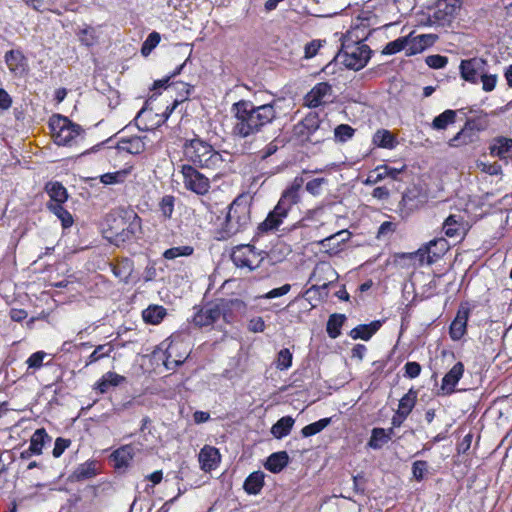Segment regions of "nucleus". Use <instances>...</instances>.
<instances>
[{
  "label": "nucleus",
  "instance_id": "obj_56",
  "mask_svg": "<svg viewBox=\"0 0 512 512\" xmlns=\"http://www.w3.org/2000/svg\"><path fill=\"white\" fill-rule=\"evenodd\" d=\"M425 63L432 69H441L447 65L448 58L439 54L429 55L426 57Z\"/></svg>",
  "mask_w": 512,
  "mask_h": 512
},
{
  "label": "nucleus",
  "instance_id": "obj_24",
  "mask_svg": "<svg viewBox=\"0 0 512 512\" xmlns=\"http://www.w3.org/2000/svg\"><path fill=\"white\" fill-rule=\"evenodd\" d=\"M437 38L438 37L434 34H422L415 37L412 41L409 40L408 47L406 48V56L423 52L427 47L433 45Z\"/></svg>",
  "mask_w": 512,
  "mask_h": 512
},
{
  "label": "nucleus",
  "instance_id": "obj_28",
  "mask_svg": "<svg viewBox=\"0 0 512 512\" xmlns=\"http://www.w3.org/2000/svg\"><path fill=\"white\" fill-rule=\"evenodd\" d=\"M219 457L220 454L217 448L208 445L204 446L199 453L201 468L205 471L212 470L216 466Z\"/></svg>",
  "mask_w": 512,
  "mask_h": 512
},
{
  "label": "nucleus",
  "instance_id": "obj_11",
  "mask_svg": "<svg viewBox=\"0 0 512 512\" xmlns=\"http://www.w3.org/2000/svg\"><path fill=\"white\" fill-rule=\"evenodd\" d=\"M486 67H488V62L483 58L463 59L459 65L460 76L466 82L477 84L481 74L485 73Z\"/></svg>",
  "mask_w": 512,
  "mask_h": 512
},
{
  "label": "nucleus",
  "instance_id": "obj_8",
  "mask_svg": "<svg viewBox=\"0 0 512 512\" xmlns=\"http://www.w3.org/2000/svg\"><path fill=\"white\" fill-rule=\"evenodd\" d=\"M238 299L226 300L219 299L214 303H209L200 308L193 316L192 322L195 326L204 327L215 323L225 311L229 308L230 304L238 303Z\"/></svg>",
  "mask_w": 512,
  "mask_h": 512
},
{
  "label": "nucleus",
  "instance_id": "obj_16",
  "mask_svg": "<svg viewBox=\"0 0 512 512\" xmlns=\"http://www.w3.org/2000/svg\"><path fill=\"white\" fill-rule=\"evenodd\" d=\"M469 314L470 310L467 307L461 306L458 309L449 327V335L453 341H459L466 334Z\"/></svg>",
  "mask_w": 512,
  "mask_h": 512
},
{
  "label": "nucleus",
  "instance_id": "obj_38",
  "mask_svg": "<svg viewBox=\"0 0 512 512\" xmlns=\"http://www.w3.org/2000/svg\"><path fill=\"white\" fill-rule=\"evenodd\" d=\"M63 205L64 204L48 205L47 209L61 221L63 229H67L73 225L74 219L71 213L65 209Z\"/></svg>",
  "mask_w": 512,
  "mask_h": 512
},
{
  "label": "nucleus",
  "instance_id": "obj_60",
  "mask_svg": "<svg viewBox=\"0 0 512 512\" xmlns=\"http://www.w3.org/2000/svg\"><path fill=\"white\" fill-rule=\"evenodd\" d=\"M71 445V440L70 439H66V438H62V437H58L56 440H55V444H54V448H53V451H52V454L55 458H59L63 452Z\"/></svg>",
  "mask_w": 512,
  "mask_h": 512
},
{
  "label": "nucleus",
  "instance_id": "obj_61",
  "mask_svg": "<svg viewBox=\"0 0 512 512\" xmlns=\"http://www.w3.org/2000/svg\"><path fill=\"white\" fill-rule=\"evenodd\" d=\"M291 290L290 284H284L281 287L274 288L270 290L269 292L261 295L259 298L261 299H273L277 297H281L283 295H286Z\"/></svg>",
  "mask_w": 512,
  "mask_h": 512
},
{
  "label": "nucleus",
  "instance_id": "obj_23",
  "mask_svg": "<svg viewBox=\"0 0 512 512\" xmlns=\"http://www.w3.org/2000/svg\"><path fill=\"white\" fill-rule=\"evenodd\" d=\"M134 456V448L131 444L123 445L116 449L110 456L116 469L127 468Z\"/></svg>",
  "mask_w": 512,
  "mask_h": 512
},
{
  "label": "nucleus",
  "instance_id": "obj_36",
  "mask_svg": "<svg viewBox=\"0 0 512 512\" xmlns=\"http://www.w3.org/2000/svg\"><path fill=\"white\" fill-rule=\"evenodd\" d=\"M346 321V316L344 314L334 313L329 316V319L326 324V331L330 338L336 339L341 334V327Z\"/></svg>",
  "mask_w": 512,
  "mask_h": 512
},
{
  "label": "nucleus",
  "instance_id": "obj_35",
  "mask_svg": "<svg viewBox=\"0 0 512 512\" xmlns=\"http://www.w3.org/2000/svg\"><path fill=\"white\" fill-rule=\"evenodd\" d=\"M294 423L295 420L291 416H284L272 426L271 434L277 439H282L291 432Z\"/></svg>",
  "mask_w": 512,
  "mask_h": 512
},
{
  "label": "nucleus",
  "instance_id": "obj_44",
  "mask_svg": "<svg viewBox=\"0 0 512 512\" xmlns=\"http://www.w3.org/2000/svg\"><path fill=\"white\" fill-rule=\"evenodd\" d=\"M465 124L469 125L472 130L479 134V132L486 130L489 126L488 114L480 111L479 115L468 117Z\"/></svg>",
  "mask_w": 512,
  "mask_h": 512
},
{
  "label": "nucleus",
  "instance_id": "obj_2",
  "mask_svg": "<svg viewBox=\"0 0 512 512\" xmlns=\"http://www.w3.org/2000/svg\"><path fill=\"white\" fill-rule=\"evenodd\" d=\"M141 233V218L132 210L110 213L103 225V236L111 244L121 246Z\"/></svg>",
  "mask_w": 512,
  "mask_h": 512
},
{
  "label": "nucleus",
  "instance_id": "obj_57",
  "mask_svg": "<svg viewBox=\"0 0 512 512\" xmlns=\"http://www.w3.org/2000/svg\"><path fill=\"white\" fill-rule=\"evenodd\" d=\"M326 43L325 40L315 39L308 42L304 47V57L306 59L313 58L318 53L319 49Z\"/></svg>",
  "mask_w": 512,
  "mask_h": 512
},
{
  "label": "nucleus",
  "instance_id": "obj_34",
  "mask_svg": "<svg viewBox=\"0 0 512 512\" xmlns=\"http://www.w3.org/2000/svg\"><path fill=\"white\" fill-rule=\"evenodd\" d=\"M166 315V309L160 305H150L142 312L143 320L152 325L159 324Z\"/></svg>",
  "mask_w": 512,
  "mask_h": 512
},
{
  "label": "nucleus",
  "instance_id": "obj_7",
  "mask_svg": "<svg viewBox=\"0 0 512 512\" xmlns=\"http://www.w3.org/2000/svg\"><path fill=\"white\" fill-rule=\"evenodd\" d=\"M447 250L445 239H433L422 245L417 251L411 253H402L399 255L402 259H409L417 262L419 266L423 264H432L439 259Z\"/></svg>",
  "mask_w": 512,
  "mask_h": 512
},
{
  "label": "nucleus",
  "instance_id": "obj_62",
  "mask_svg": "<svg viewBox=\"0 0 512 512\" xmlns=\"http://www.w3.org/2000/svg\"><path fill=\"white\" fill-rule=\"evenodd\" d=\"M46 356L44 351H37L33 353L26 361L28 368L39 369L43 365V360Z\"/></svg>",
  "mask_w": 512,
  "mask_h": 512
},
{
  "label": "nucleus",
  "instance_id": "obj_37",
  "mask_svg": "<svg viewBox=\"0 0 512 512\" xmlns=\"http://www.w3.org/2000/svg\"><path fill=\"white\" fill-rule=\"evenodd\" d=\"M456 117L457 111L447 109L433 119L431 127L434 130H445L448 125L455 123Z\"/></svg>",
  "mask_w": 512,
  "mask_h": 512
},
{
  "label": "nucleus",
  "instance_id": "obj_40",
  "mask_svg": "<svg viewBox=\"0 0 512 512\" xmlns=\"http://www.w3.org/2000/svg\"><path fill=\"white\" fill-rule=\"evenodd\" d=\"M417 400V391L411 388L400 400L398 410L401 416H407L412 412Z\"/></svg>",
  "mask_w": 512,
  "mask_h": 512
},
{
  "label": "nucleus",
  "instance_id": "obj_12",
  "mask_svg": "<svg viewBox=\"0 0 512 512\" xmlns=\"http://www.w3.org/2000/svg\"><path fill=\"white\" fill-rule=\"evenodd\" d=\"M460 0H438L433 13V19L439 25H450L460 10Z\"/></svg>",
  "mask_w": 512,
  "mask_h": 512
},
{
  "label": "nucleus",
  "instance_id": "obj_52",
  "mask_svg": "<svg viewBox=\"0 0 512 512\" xmlns=\"http://www.w3.org/2000/svg\"><path fill=\"white\" fill-rule=\"evenodd\" d=\"M355 129L348 124H340L334 130L336 140L346 142L353 137Z\"/></svg>",
  "mask_w": 512,
  "mask_h": 512
},
{
  "label": "nucleus",
  "instance_id": "obj_17",
  "mask_svg": "<svg viewBox=\"0 0 512 512\" xmlns=\"http://www.w3.org/2000/svg\"><path fill=\"white\" fill-rule=\"evenodd\" d=\"M332 93V86L327 82L316 84L305 96L308 107L316 108L324 103V98Z\"/></svg>",
  "mask_w": 512,
  "mask_h": 512
},
{
  "label": "nucleus",
  "instance_id": "obj_32",
  "mask_svg": "<svg viewBox=\"0 0 512 512\" xmlns=\"http://www.w3.org/2000/svg\"><path fill=\"white\" fill-rule=\"evenodd\" d=\"M5 62L13 73H21L25 70V56L20 50H9L5 53Z\"/></svg>",
  "mask_w": 512,
  "mask_h": 512
},
{
  "label": "nucleus",
  "instance_id": "obj_6",
  "mask_svg": "<svg viewBox=\"0 0 512 512\" xmlns=\"http://www.w3.org/2000/svg\"><path fill=\"white\" fill-rule=\"evenodd\" d=\"M49 126L53 132L54 142L59 146L71 145L73 140L84 132L79 124L62 115L53 116Z\"/></svg>",
  "mask_w": 512,
  "mask_h": 512
},
{
  "label": "nucleus",
  "instance_id": "obj_33",
  "mask_svg": "<svg viewBox=\"0 0 512 512\" xmlns=\"http://www.w3.org/2000/svg\"><path fill=\"white\" fill-rule=\"evenodd\" d=\"M51 441V437L48 435L44 428L37 429L30 438L29 451L36 455L42 454V450L47 442Z\"/></svg>",
  "mask_w": 512,
  "mask_h": 512
},
{
  "label": "nucleus",
  "instance_id": "obj_25",
  "mask_svg": "<svg viewBox=\"0 0 512 512\" xmlns=\"http://www.w3.org/2000/svg\"><path fill=\"white\" fill-rule=\"evenodd\" d=\"M479 140V134L470 128L469 125L464 124L463 128L449 140L448 145L450 147H461Z\"/></svg>",
  "mask_w": 512,
  "mask_h": 512
},
{
  "label": "nucleus",
  "instance_id": "obj_41",
  "mask_svg": "<svg viewBox=\"0 0 512 512\" xmlns=\"http://www.w3.org/2000/svg\"><path fill=\"white\" fill-rule=\"evenodd\" d=\"M373 143L381 148L393 149L396 145V140L389 130L380 129L373 135Z\"/></svg>",
  "mask_w": 512,
  "mask_h": 512
},
{
  "label": "nucleus",
  "instance_id": "obj_10",
  "mask_svg": "<svg viewBox=\"0 0 512 512\" xmlns=\"http://www.w3.org/2000/svg\"><path fill=\"white\" fill-rule=\"evenodd\" d=\"M181 173L183 175L184 186L187 190H190L198 195H204L209 191V178L206 177L204 174L200 173L192 165H182Z\"/></svg>",
  "mask_w": 512,
  "mask_h": 512
},
{
  "label": "nucleus",
  "instance_id": "obj_42",
  "mask_svg": "<svg viewBox=\"0 0 512 512\" xmlns=\"http://www.w3.org/2000/svg\"><path fill=\"white\" fill-rule=\"evenodd\" d=\"M95 462L80 464L72 473L71 477L76 481H84L96 476Z\"/></svg>",
  "mask_w": 512,
  "mask_h": 512
},
{
  "label": "nucleus",
  "instance_id": "obj_20",
  "mask_svg": "<svg viewBox=\"0 0 512 512\" xmlns=\"http://www.w3.org/2000/svg\"><path fill=\"white\" fill-rule=\"evenodd\" d=\"M44 190L50 197V200L46 203V207L53 204H64L68 200L67 189L61 182L49 181L45 184Z\"/></svg>",
  "mask_w": 512,
  "mask_h": 512
},
{
  "label": "nucleus",
  "instance_id": "obj_4",
  "mask_svg": "<svg viewBox=\"0 0 512 512\" xmlns=\"http://www.w3.org/2000/svg\"><path fill=\"white\" fill-rule=\"evenodd\" d=\"M183 152L187 161L200 168L214 169L223 162L221 154L198 136L185 141Z\"/></svg>",
  "mask_w": 512,
  "mask_h": 512
},
{
  "label": "nucleus",
  "instance_id": "obj_45",
  "mask_svg": "<svg viewBox=\"0 0 512 512\" xmlns=\"http://www.w3.org/2000/svg\"><path fill=\"white\" fill-rule=\"evenodd\" d=\"M332 422V418H322L316 422H313L311 424L306 425L301 430V435L305 438L311 437L313 435H316L320 433L322 430H324L327 426H329Z\"/></svg>",
  "mask_w": 512,
  "mask_h": 512
},
{
  "label": "nucleus",
  "instance_id": "obj_21",
  "mask_svg": "<svg viewBox=\"0 0 512 512\" xmlns=\"http://www.w3.org/2000/svg\"><path fill=\"white\" fill-rule=\"evenodd\" d=\"M145 137L131 136L122 137L117 143V150L129 154L138 155L145 151L146 145L143 141Z\"/></svg>",
  "mask_w": 512,
  "mask_h": 512
},
{
  "label": "nucleus",
  "instance_id": "obj_54",
  "mask_svg": "<svg viewBox=\"0 0 512 512\" xmlns=\"http://www.w3.org/2000/svg\"><path fill=\"white\" fill-rule=\"evenodd\" d=\"M482 82V89L485 92H491L495 89L498 76L496 74H490L488 72V67L485 68V73L481 74L480 79Z\"/></svg>",
  "mask_w": 512,
  "mask_h": 512
},
{
  "label": "nucleus",
  "instance_id": "obj_59",
  "mask_svg": "<svg viewBox=\"0 0 512 512\" xmlns=\"http://www.w3.org/2000/svg\"><path fill=\"white\" fill-rule=\"evenodd\" d=\"M325 183H327L325 178H314L307 182L306 190L313 196H318L321 193L322 185Z\"/></svg>",
  "mask_w": 512,
  "mask_h": 512
},
{
  "label": "nucleus",
  "instance_id": "obj_49",
  "mask_svg": "<svg viewBox=\"0 0 512 512\" xmlns=\"http://www.w3.org/2000/svg\"><path fill=\"white\" fill-rule=\"evenodd\" d=\"M193 247L192 246H178V247H172L163 253V257L168 260H173L180 256H190L193 254Z\"/></svg>",
  "mask_w": 512,
  "mask_h": 512
},
{
  "label": "nucleus",
  "instance_id": "obj_43",
  "mask_svg": "<svg viewBox=\"0 0 512 512\" xmlns=\"http://www.w3.org/2000/svg\"><path fill=\"white\" fill-rule=\"evenodd\" d=\"M113 350L114 346L110 342L96 346L94 351L88 356L85 366H89L95 362L109 357Z\"/></svg>",
  "mask_w": 512,
  "mask_h": 512
},
{
  "label": "nucleus",
  "instance_id": "obj_58",
  "mask_svg": "<svg viewBox=\"0 0 512 512\" xmlns=\"http://www.w3.org/2000/svg\"><path fill=\"white\" fill-rule=\"evenodd\" d=\"M428 463L424 460H417L412 465V474L417 481L424 479V474L427 471Z\"/></svg>",
  "mask_w": 512,
  "mask_h": 512
},
{
  "label": "nucleus",
  "instance_id": "obj_48",
  "mask_svg": "<svg viewBox=\"0 0 512 512\" xmlns=\"http://www.w3.org/2000/svg\"><path fill=\"white\" fill-rule=\"evenodd\" d=\"M409 44V36L407 37H399L396 40H393L384 47L382 50V54L384 55H393L396 54L403 49L407 48Z\"/></svg>",
  "mask_w": 512,
  "mask_h": 512
},
{
  "label": "nucleus",
  "instance_id": "obj_30",
  "mask_svg": "<svg viewBox=\"0 0 512 512\" xmlns=\"http://www.w3.org/2000/svg\"><path fill=\"white\" fill-rule=\"evenodd\" d=\"M443 230L445 235L450 238L461 236L464 232L463 217L460 215H449L443 223Z\"/></svg>",
  "mask_w": 512,
  "mask_h": 512
},
{
  "label": "nucleus",
  "instance_id": "obj_14",
  "mask_svg": "<svg viewBox=\"0 0 512 512\" xmlns=\"http://www.w3.org/2000/svg\"><path fill=\"white\" fill-rule=\"evenodd\" d=\"M304 180L302 177H296L293 182L282 193L277 205L278 210L289 211L293 205L300 201V191L303 186Z\"/></svg>",
  "mask_w": 512,
  "mask_h": 512
},
{
  "label": "nucleus",
  "instance_id": "obj_18",
  "mask_svg": "<svg viewBox=\"0 0 512 512\" xmlns=\"http://www.w3.org/2000/svg\"><path fill=\"white\" fill-rule=\"evenodd\" d=\"M287 216L288 212L278 210V205H276L274 209L268 213L266 219L258 225V233H267L277 230Z\"/></svg>",
  "mask_w": 512,
  "mask_h": 512
},
{
  "label": "nucleus",
  "instance_id": "obj_15",
  "mask_svg": "<svg viewBox=\"0 0 512 512\" xmlns=\"http://www.w3.org/2000/svg\"><path fill=\"white\" fill-rule=\"evenodd\" d=\"M464 373V364L457 362L454 366L444 375L438 395H451L455 392V387Z\"/></svg>",
  "mask_w": 512,
  "mask_h": 512
},
{
  "label": "nucleus",
  "instance_id": "obj_53",
  "mask_svg": "<svg viewBox=\"0 0 512 512\" xmlns=\"http://www.w3.org/2000/svg\"><path fill=\"white\" fill-rule=\"evenodd\" d=\"M292 353L288 348H283L278 352L276 367L279 370H286L292 365Z\"/></svg>",
  "mask_w": 512,
  "mask_h": 512
},
{
  "label": "nucleus",
  "instance_id": "obj_13",
  "mask_svg": "<svg viewBox=\"0 0 512 512\" xmlns=\"http://www.w3.org/2000/svg\"><path fill=\"white\" fill-rule=\"evenodd\" d=\"M322 121L318 113H308L299 123L294 126V135L302 142L311 139V136L320 132Z\"/></svg>",
  "mask_w": 512,
  "mask_h": 512
},
{
  "label": "nucleus",
  "instance_id": "obj_29",
  "mask_svg": "<svg viewBox=\"0 0 512 512\" xmlns=\"http://www.w3.org/2000/svg\"><path fill=\"white\" fill-rule=\"evenodd\" d=\"M289 463V456L286 451L272 453L266 460L264 467L272 473L281 472Z\"/></svg>",
  "mask_w": 512,
  "mask_h": 512
},
{
  "label": "nucleus",
  "instance_id": "obj_5",
  "mask_svg": "<svg viewBox=\"0 0 512 512\" xmlns=\"http://www.w3.org/2000/svg\"><path fill=\"white\" fill-rule=\"evenodd\" d=\"M372 54L371 48L362 42L343 40L336 59L348 69L358 71L366 66Z\"/></svg>",
  "mask_w": 512,
  "mask_h": 512
},
{
  "label": "nucleus",
  "instance_id": "obj_63",
  "mask_svg": "<svg viewBox=\"0 0 512 512\" xmlns=\"http://www.w3.org/2000/svg\"><path fill=\"white\" fill-rule=\"evenodd\" d=\"M405 376L408 378H416L421 373V365L418 362H407L404 366Z\"/></svg>",
  "mask_w": 512,
  "mask_h": 512
},
{
  "label": "nucleus",
  "instance_id": "obj_22",
  "mask_svg": "<svg viewBox=\"0 0 512 512\" xmlns=\"http://www.w3.org/2000/svg\"><path fill=\"white\" fill-rule=\"evenodd\" d=\"M489 150L492 156L503 160L512 159V139L497 137L491 143Z\"/></svg>",
  "mask_w": 512,
  "mask_h": 512
},
{
  "label": "nucleus",
  "instance_id": "obj_55",
  "mask_svg": "<svg viewBox=\"0 0 512 512\" xmlns=\"http://www.w3.org/2000/svg\"><path fill=\"white\" fill-rule=\"evenodd\" d=\"M159 208L165 219L170 218L174 211V197L171 195L164 196L159 203Z\"/></svg>",
  "mask_w": 512,
  "mask_h": 512
},
{
  "label": "nucleus",
  "instance_id": "obj_51",
  "mask_svg": "<svg viewBox=\"0 0 512 512\" xmlns=\"http://www.w3.org/2000/svg\"><path fill=\"white\" fill-rule=\"evenodd\" d=\"M348 234V231L346 230H343V231H339L337 232L336 234L334 235H331L323 240H321L319 242V244L328 249V250H332L334 251L335 253L338 251V248L340 246V241H338V237H341L343 235H347Z\"/></svg>",
  "mask_w": 512,
  "mask_h": 512
},
{
  "label": "nucleus",
  "instance_id": "obj_64",
  "mask_svg": "<svg viewBox=\"0 0 512 512\" xmlns=\"http://www.w3.org/2000/svg\"><path fill=\"white\" fill-rule=\"evenodd\" d=\"M473 435L468 433L457 445L458 454H465L471 447Z\"/></svg>",
  "mask_w": 512,
  "mask_h": 512
},
{
  "label": "nucleus",
  "instance_id": "obj_3",
  "mask_svg": "<svg viewBox=\"0 0 512 512\" xmlns=\"http://www.w3.org/2000/svg\"><path fill=\"white\" fill-rule=\"evenodd\" d=\"M251 206L244 195L236 197L228 206V211L221 229L218 231V240H226L238 232L243 231L250 224Z\"/></svg>",
  "mask_w": 512,
  "mask_h": 512
},
{
  "label": "nucleus",
  "instance_id": "obj_27",
  "mask_svg": "<svg viewBox=\"0 0 512 512\" xmlns=\"http://www.w3.org/2000/svg\"><path fill=\"white\" fill-rule=\"evenodd\" d=\"M126 382V378L115 372L109 371L105 373L95 384L94 388L101 394H105L111 387H117Z\"/></svg>",
  "mask_w": 512,
  "mask_h": 512
},
{
  "label": "nucleus",
  "instance_id": "obj_39",
  "mask_svg": "<svg viewBox=\"0 0 512 512\" xmlns=\"http://www.w3.org/2000/svg\"><path fill=\"white\" fill-rule=\"evenodd\" d=\"M388 442L389 435H386V429L375 427L371 431V436L367 443V446L371 449L379 450Z\"/></svg>",
  "mask_w": 512,
  "mask_h": 512
},
{
  "label": "nucleus",
  "instance_id": "obj_26",
  "mask_svg": "<svg viewBox=\"0 0 512 512\" xmlns=\"http://www.w3.org/2000/svg\"><path fill=\"white\" fill-rule=\"evenodd\" d=\"M381 326L382 322L380 320L372 321L369 324H360L349 332V336L354 340L361 339L368 341L381 328Z\"/></svg>",
  "mask_w": 512,
  "mask_h": 512
},
{
  "label": "nucleus",
  "instance_id": "obj_46",
  "mask_svg": "<svg viewBox=\"0 0 512 512\" xmlns=\"http://www.w3.org/2000/svg\"><path fill=\"white\" fill-rule=\"evenodd\" d=\"M130 171L128 169H122L112 173H105L100 176V182L105 185L123 183Z\"/></svg>",
  "mask_w": 512,
  "mask_h": 512
},
{
  "label": "nucleus",
  "instance_id": "obj_47",
  "mask_svg": "<svg viewBox=\"0 0 512 512\" xmlns=\"http://www.w3.org/2000/svg\"><path fill=\"white\" fill-rule=\"evenodd\" d=\"M177 350V346L173 344V342L169 343L165 350V361L164 364L167 369H174L176 367L181 366L185 360L187 359L188 355L185 357H179L178 359H173V353Z\"/></svg>",
  "mask_w": 512,
  "mask_h": 512
},
{
  "label": "nucleus",
  "instance_id": "obj_19",
  "mask_svg": "<svg viewBox=\"0 0 512 512\" xmlns=\"http://www.w3.org/2000/svg\"><path fill=\"white\" fill-rule=\"evenodd\" d=\"M426 202L425 195L422 194L421 190L413 186L412 188L407 189L400 201V205L407 209L408 212L414 211L422 206Z\"/></svg>",
  "mask_w": 512,
  "mask_h": 512
},
{
  "label": "nucleus",
  "instance_id": "obj_9",
  "mask_svg": "<svg viewBox=\"0 0 512 512\" xmlns=\"http://www.w3.org/2000/svg\"><path fill=\"white\" fill-rule=\"evenodd\" d=\"M262 253L263 251H257L255 246L251 244H240L233 248L231 260L237 268H247L249 271H254L260 266L263 257L256 264H254V260Z\"/></svg>",
  "mask_w": 512,
  "mask_h": 512
},
{
  "label": "nucleus",
  "instance_id": "obj_1",
  "mask_svg": "<svg viewBox=\"0 0 512 512\" xmlns=\"http://www.w3.org/2000/svg\"><path fill=\"white\" fill-rule=\"evenodd\" d=\"M235 118L233 134L247 138L263 132L266 127L277 120L275 101L256 105L250 100H239L231 106Z\"/></svg>",
  "mask_w": 512,
  "mask_h": 512
},
{
  "label": "nucleus",
  "instance_id": "obj_50",
  "mask_svg": "<svg viewBox=\"0 0 512 512\" xmlns=\"http://www.w3.org/2000/svg\"><path fill=\"white\" fill-rule=\"evenodd\" d=\"M161 36L158 32H151L146 40L143 42L141 47V53L143 56H148L152 50L159 44Z\"/></svg>",
  "mask_w": 512,
  "mask_h": 512
},
{
  "label": "nucleus",
  "instance_id": "obj_31",
  "mask_svg": "<svg viewBox=\"0 0 512 512\" xmlns=\"http://www.w3.org/2000/svg\"><path fill=\"white\" fill-rule=\"evenodd\" d=\"M264 473L262 471L252 472L244 481L243 489L249 495H257L264 486Z\"/></svg>",
  "mask_w": 512,
  "mask_h": 512
}]
</instances>
